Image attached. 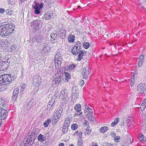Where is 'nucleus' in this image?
Returning <instances> with one entry per match:
<instances>
[{
	"mask_svg": "<svg viewBox=\"0 0 146 146\" xmlns=\"http://www.w3.org/2000/svg\"><path fill=\"white\" fill-rule=\"evenodd\" d=\"M92 146H98L97 144L95 143H92Z\"/></svg>",
	"mask_w": 146,
	"mask_h": 146,
	"instance_id": "774afa93",
	"label": "nucleus"
},
{
	"mask_svg": "<svg viewBox=\"0 0 146 146\" xmlns=\"http://www.w3.org/2000/svg\"><path fill=\"white\" fill-rule=\"evenodd\" d=\"M137 91L141 94L146 93V84H140L137 87Z\"/></svg>",
	"mask_w": 146,
	"mask_h": 146,
	"instance_id": "423d86ee",
	"label": "nucleus"
},
{
	"mask_svg": "<svg viewBox=\"0 0 146 146\" xmlns=\"http://www.w3.org/2000/svg\"><path fill=\"white\" fill-rule=\"evenodd\" d=\"M8 67V65L7 63L4 61H2L0 64V70L1 71H5Z\"/></svg>",
	"mask_w": 146,
	"mask_h": 146,
	"instance_id": "9d476101",
	"label": "nucleus"
},
{
	"mask_svg": "<svg viewBox=\"0 0 146 146\" xmlns=\"http://www.w3.org/2000/svg\"><path fill=\"white\" fill-rule=\"evenodd\" d=\"M71 121V118L68 117L65 119L64 122V124L63 125H65V126H67L69 127L70 125V124Z\"/></svg>",
	"mask_w": 146,
	"mask_h": 146,
	"instance_id": "5701e85b",
	"label": "nucleus"
},
{
	"mask_svg": "<svg viewBox=\"0 0 146 146\" xmlns=\"http://www.w3.org/2000/svg\"><path fill=\"white\" fill-rule=\"evenodd\" d=\"M139 61L138 62V65L139 67L141 66L143 63L144 62V56L143 55H141L139 57Z\"/></svg>",
	"mask_w": 146,
	"mask_h": 146,
	"instance_id": "4be33fe9",
	"label": "nucleus"
},
{
	"mask_svg": "<svg viewBox=\"0 0 146 146\" xmlns=\"http://www.w3.org/2000/svg\"><path fill=\"white\" fill-rule=\"evenodd\" d=\"M83 141L81 138H78V146H83Z\"/></svg>",
	"mask_w": 146,
	"mask_h": 146,
	"instance_id": "4c0bfd02",
	"label": "nucleus"
},
{
	"mask_svg": "<svg viewBox=\"0 0 146 146\" xmlns=\"http://www.w3.org/2000/svg\"><path fill=\"white\" fill-rule=\"evenodd\" d=\"M91 130L89 129V128H87L85 132H84L85 134V135H88L91 132Z\"/></svg>",
	"mask_w": 146,
	"mask_h": 146,
	"instance_id": "49530a36",
	"label": "nucleus"
},
{
	"mask_svg": "<svg viewBox=\"0 0 146 146\" xmlns=\"http://www.w3.org/2000/svg\"><path fill=\"white\" fill-rule=\"evenodd\" d=\"M23 140L28 144V146H32L35 141L34 138L30 137L28 138H25Z\"/></svg>",
	"mask_w": 146,
	"mask_h": 146,
	"instance_id": "6e6552de",
	"label": "nucleus"
},
{
	"mask_svg": "<svg viewBox=\"0 0 146 146\" xmlns=\"http://www.w3.org/2000/svg\"><path fill=\"white\" fill-rule=\"evenodd\" d=\"M119 119L118 117H117L116 118L113 122L115 123L116 124L119 122Z\"/></svg>",
	"mask_w": 146,
	"mask_h": 146,
	"instance_id": "052dcab7",
	"label": "nucleus"
},
{
	"mask_svg": "<svg viewBox=\"0 0 146 146\" xmlns=\"http://www.w3.org/2000/svg\"><path fill=\"white\" fill-rule=\"evenodd\" d=\"M83 45L84 48L86 49H88L90 46V43L88 42H84Z\"/></svg>",
	"mask_w": 146,
	"mask_h": 146,
	"instance_id": "a19ab883",
	"label": "nucleus"
},
{
	"mask_svg": "<svg viewBox=\"0 0 146 146\" xmlns=\"http://www.w3.org/2000/svg\"><path fill=\"white\" fill-rule=\"evenodd\" d=\"M63 108L61 107H59L58 108L54 113L55 116H58V118H60L62 113L63 111Z\"/></svg>",
	"mask_w": 146,
	"mask_h": 146,
	"instance_id": "9b49d317",
	"label": "nucleus"
},
{
	"mask_svg": "<svg viewBox=\"0 0 146 146\" xmlns=\"http://www.w3.org/2000/svg\"><path fill=\"white\" fill-rule=\"evenodd\" d=\"M7 111L5 108L0 109V119L1 120H3L7 116Z\"/></svg>",
	"mask_w": 146,
	"mask_h": 146,
	"instance_id": "1a4fd4ad",
	"label": "nucleus"
},
{
	"mask_svg": "<svg viewBox=\"0 0 146 146\" xmlns=\"http://www.w3.org/2000/svg\"><path fill=\"white\" fill-rule=\"evenodd\" d=\"M42 26L41 21L39 19H36L31 23V27L35 29L38 30Z\"/></svg>",
	"mask_w": 146,
	"mask_h": 146,
	"instance_id": "39448f33",
	"label": "nucleus"
},
{
	"mask_svg": "<svg viewBox=\"0 0 146 146\" xmlns=\"http://www.w3.org/2000/svg\"><path fill=\"white\" fill-rule=\"evenodd\" d=\"M88 116V118L89 120H90L91 121H94L95 119V117H94V116L93 115H91V116Z\"/></svg>",
	"mask_w": 146,
	"mask_h": 146,
	"instance_id": "8fccbe9b",
	"label": "nucleus"
},
{
	"mask_svg": "<svg viewBox=\"0 0 146 146\" xmlns=\"http://www.w3.org/2000/svg\"><path fill=\"white\" fill-rule=\"evenodd\" d=\"M51 120L50 119H47L46 121L44 123V126L45 127H47L49 123H50Z\"/></svg>",
	"mask_w": 146,
	"mask_h": 146,
	"instance_id": "c9c22d12",
	"label": "nucleus"
},
{
	"mask_svg": "<svg viewBox=\"0 0 146 146\" xmlns=\"http://www.w3.org/2000/svg\"><path fill=\"white\" fill-rule=\"evenodd\" d=\"M37 138L38 140L40 142L43 141L46 139V138L44 137V136L41 134H40Z\"/></svg>",
	"mask_w": 146,
	"mask_h": 146,
	"instance_id": "cd10ccee",
	"label": "nucleus"
},
{
	"mask_svg": "<svg viewBox=\"0 0 146 146\" xmlns=\"http://www.w3.org/2000/svg\"><path fill=\"white\" fill-rule=\"evenodd\" d=\"M51 38L52 39L51 40L52 41V42H56V38L54 36V33H52L50 34Z\"/></svg>",
	"mask_w": 146,
	"mask_h": 146,
	"instance_id": "37998d69",
	"label": "nucleus"
},
{
	"mask_svg": "<svg viewBox=\"0 0 146 146\" xmlns=\"http://www.w3.org/2000/svg\"><path fill=\"white\" fill-rule=\"evenodd\" d=\"M16 48V46L15 44H13L11 46L10 52H12L15 50Z\"/></svg>",
	"mask_w": 146,
	"mask_h": 146,
	"instance_id": "09e8293b",
	"label": "nucleus"
},
{
	"mask_svg": "<svg viewBox=\"0 0 146 146\" xmlns=\"http://www.w3.org/2000/svg\"><path fill=\"white\" fill-rule=\"evenodd\" d=\"M84 54V52L83 50H80L79 52V55L77 60L78 61H80L83 58V57Z\"/></svg>",
	"mask_w": 146,
	"mask_h": 146,
	"instance_id": "393cba45",
	"label": "nucleus"
},
{
	"mask_svg": "<svg viewBox=\"0 0 146 146\" xmlns=\"http://www.w3.org/2000/svg\"><path fill=\"white\" fill-rule=\"evenodd\" d=\"M41 37L42 36L40 35H36L33 38V41L38 42L41 41Z\"/></svg>",
	"mask_w": 146,
	"mask_h": 146,
	"instance_id": "2eb2a0df",
	"label": "nucleus"
},
{
	"mask_svg": "<svg viewBox=\"0 0 146 146\" xmlns=\"http://www.w3.org/2000/svg\"><path fill=\"white\" fill-rule=\"evenodd\" d=\"M61 99H62L64 103L65 104L68 101V97H66L60 98Z\"/></svg>",
	"mask_w": 146,
	"mask_h": 146,
	"instance_id": "a18cd8bd",
	"label": "nucleus"
},
{
	"mask_svg": "<svg viewBox=\"0 0 146 146\" xmlns=\"http://www.w3.org/2000/svg\"><path fill=\"white\" fill-rule=\"evenodd\" d=\"M44 5L43 3H41L40 4L37 3L36 1L34 2L32 5L33 9L34 10V12L35 14L39 15L41 13L40 10L42 8Z\"/></svg>",
	"mask_w": 146,
	"mask_h": 146,
	"instance_id": "7ed1b4c3",
	"label": "nucleus"
},
{
	"mask_svg": "<svg viewBox=\"0 0 146 146\" xmlns=\"http://www.w3.org/2000/svg\"><path fill=\"white\" fill-rule=\"evenodd\" d=\"M44 1L47 3L48 5H49V4H50L51 3L52 4L53 3V2L51 1V0H45Z\"/></svg>",
	"mask_w": 146,
	"mask_h": 146,
	"instance_id": "4d7b16f0",
	"label": "nucleus"
},
{
	"mask_svg": "<svg viewBox=\"0 0 146 146\" xmlns=\"http://www.w3.org/2000/svg\"><path fill=\"white\" fill-rule=\"evenodd\" d=\"M68 91L67 90L65 89H63L61 91L60 94V98H62V97H68L67 93Z\"/></svg>",
	"mask_w": 146,
	"mask_h": 146,
	"instance_id": "ddd939ff",
	"label": "nucleus"
},
{
	"mask_svg": "<svg viewBox=\"0 0 146 146\" xmlns=\"http://www.w3.org/2000/svg\"><path fill=\"white\" fill-rule=\"evenodd\" d=\"M6 12L7 15H11L13 14V11L10 9H7L6 11Z\"/></svg>",
	"mask_w": 146,
	"mask_h": 146,
	"instance_id": "ea45409f",
	"label": "nucleus"
},
{
	"mask_svg": "<svg viewBox=\"0 0 146 146\" xmlns=\"http://www.w3.org/2000/svg\"><path fill=\"white\" fill-rule=\"evenodd\" d=\"M92 110L90 108L88 110H84V112L86 115L88 116L91 115L93 113Z\"/></svg>",
	"mask_w": 146,
	"mask_h": 146,
	"instance_id": "c756f323",
	"label": "nucleus"
},
{
	"mask_svg": "<svg viewBox=\"0 0 146 146\" xmlns=\"http://www.w3.org/2000/svg\"><path fill=\"white\" fill-rule=\"evenodd\" d=\"M5 11V10L4 9L0 8V13L3 14Z\"/></svg>",
	"mask_w": 146,
	"mask_h": 146,
	"instance_id": "0e129e2a",
	"label": "nucleus"
},
{
	"mask_svg": "<svg viewBox=\"0 0 146 146\" xmlns=\"http://www.w3.org/2000/svg\"><path fill=\"white\" fill-rule=\"evenodd\" d=\"M146 108V99H145L143 102L142 103L141 105V109L142 108L143 109V110Z\"/></svg>",
	"mask_w": 146,
	"mask_h": 146,
	"instance_id": "58836bf2",
	"label": "nucleus"
},
{
	"mask_svg": "<svg viewBox=\"0 0 146 146\" xmlns=\"http://www.w3.org/2000/svg\"><path fill=\"white\" fill-rule=\"evenodd\" d=\"M52 15V12H46L44 15V17L45 19L48 20L51 18Z\"/></svg>",
	"mask_w": 146,
	"mask_h": 146,
	"instance_id": "a211bd4d",
	"label": "nucleus"
},
{
	"mask_svg": "<svg viewBox=\"0 0 146 146\" xmlns=\"http://www.w3.org/2000/svg\"><path fill=\"white\" fill-rule=\"evenodd\" d=\"M131 143V139L130 137H128L125 139L124 142L122 144L123 145H129Z\"/></svg>",
	"mask_w": 146,
	"mask_h": 146,
	"instance_id": "412c9836",
	"label": "nucleus"
},
{
	"mask_svg": "<svg viewBox=\"0 0 146 146\" xmlns=\"http://www.w3.org/2000/svg\"><path fill=\"white\" fill-rule=\"evenodd\" d=\"M144 136L142 134H141L138 137V139L141 142H142V141H145L146 139H144Z\"/></svg>",
	"mask_w": 146,
	"mask_h": 146,
	"instance_id": "c03bdc74",
	"label": "nucleus"
},
{
	"mask_svg": "<svg viewBox=\"0 0 146 146\" xmlns=\"http://www.w3.org/2000/svg\"><path fill=\"white\" fill-rule=\"evenodd\" d=\"M60 118H58V116H55V114L54 115L53 119L52 120V124L53 125H55L56 124L57 121H58V119Z\"/></svg>",
	"mask_w": 146,
	"mask_h": 146,
	"instance_id": "a878e982",
	"label": "nucleus"
},
{
	"mask_svg": "<svg viewBox=\"0 0 146 146\" xmlns=\"http://www.w3.org/2000/svg\"><path fill=\"white\" fill-rule=\"evenodd\" d=\"M77 136H78L80 137L79 138H81L82 136V133L81 132H79L78 133Z\"/></svg>",
	"mask_w": 146,
	"mask_h": 146,
	"instance_id": "e2e57ef3",
	"label": "nucleus"
},
{
	"mask_svg": "<svg viewBox=\"0 0 146 146\" xmlns=\"http://www.w3.org/2000/svg\"><path fill=\"white\" fill-rule=\"evenodd\" d=\"M15 77L11 76L10 74H3L0 76V84H1V88L6 87L7 84H9L12 81H14Z\"/></svg>",
	"mask_w": 146,
	"mask_h": 146,
	"instance_id": "f03ea898",
	"label": "nucleus"
},
{
	"mask_svg": "<svg viewBox=\"0 0 146 146\" xmlns=\"http://www.w3.org/2000/svg\"><path fill=\"white\" fill-rule=\"evenodd\" d=\"M28 144L26 143V142H25V141L23 140L21 146H28Z\"/></svg>",
	"mask_w": 146,
	"mask_h": 146,
	"instance_id": "5fc2aeb1",
	"label": "nucleus"
},
{
	"mask_svg": "<svg viewBox=\"0 0 146 146\" xmlns=\"http://www.w3.org/2000/svg\"><path fill=\"white\" fill-rule=\"evenodd\" d=\"M9 42L8 40H2L0 41V44L1 45H3V46H5V47H7L9 45Z\"/></svg>",
	"mask_w": 146,
	"mask_h": 146,
	"instance_id": "aec40b11",
	"label": "nucleus"
},
{
	"mask_svg": "<svg viewBox=\"0 0 146 146\" xmlns=\"http://www.w3.org/2000/svg\"><path fill=\"white\" fill-rule=\"evenodd\" d=\"M79 132H78V131H77L74 132V133L73 134V135H74V136L77 135L78 134V133Z\"/></svg>",
	"mask_w": 146,
	"mask_h": 146,
	"instance_id": "338daca9",
	"label": "nucleus"
},
{
	"mask_svg": "<svg viewBox=\"0 0 146 146\" xmlns=\"http://www.w3.org/2000/svg\"><path fill=\"white\" fill-rule=\"evenodd\" d=\"M55 96H54L52 97L51 99L50 100L49 102H48V103L51 104H54V102H55Z\"/></svg>",
	"mask_w": 146,
	"mask_h": 146,
	"instance_id": "79ce46f5",
	"label": "nucleus"
},
{
	"mask_svg": "<svg viewBox=\"0 0 146 146\" xmlns=\"http://www.w3.org/2000/svg\"><path fill=\"white\" fill-rule=\"evenodd\" d=\"M19 89L18 88H15L13 91V95L14 96H16V97L18 96L19 94Z\"/></svg>",
	"mask_w": 146,
	"mask_h": 146,
	"instance_id": "473e14b6",
	"label": "nucleus"
},
{
	"mask_svg": "<svg viewBox=\"0 0 146 146\" xmlns=\"http://www.w3.org/2000/svg\"><path fill=\"white\" fill-rule=\"evenodd\" d=\"M78 125L77 123H74L71 126V128L72 130H75L78 129Z\"/></svg>",
	"mask_w": 146,
	"mask_h": 146,
	"instance_id": "e433bc0d",
	"label": "nucleus"
},
{
	"mask_svg": "<svg viewBox=\"0 0 146 146\" xmlns=\"http://www.w3.org/2000/svg\"><path fill=\"white\" fill-rule=\"evenodd\" d=\"M82 76L83 79H88V74L87 73L86 70L85 68L82 69Z\"/></svg>",
	"mask_w": 146,
	"mask_h": 146,
	"instance_id": "4468645a",
	"label": "nucleus"
},
{
	"mask_svg": "<svg viewBox=\"0 0 146 146\" xmlns=\"http://www.w3.org/2000/svg\"><path fill=\"white\" fill-rule=\"evenodd\" d=\"M14 24L7 23L0 26V34L3 36H6L13 33L15 29Z\"/></svg>",
	"mask_w": 146,
	"mask_h": 146,
	"instance_id": "f257e3e1",
	"label": "nucleus"
},
{
	"mask_svg": "<svg viewBox=\"0 0 146 146\" xmlns=\"http://www.w3.org/2000/svg\"><path fill=\"white\" fill-rule=\"evenodd\" d=\"M65 76L66 77V78H66V80H67V79H69L70 78V73H69L68 72H65ZM68 81V80H67Z\"/></svg>",
	"mask_w": 146,
	"mask_h": 146,
	"instance_id": "603ef678",
	"label": "nucleus"
},
{
	"mask_svg": "<svg viewBox=\"0 0 146 146\" xmlns=\"http://www.w3.org/2000/svg\"><path fill=\"white\" fill-rule=\"evenodd\" d=\"M108 129V127L104 126L101 127L100 129V131L101 133H104L106 132Z\"/></svg>",
	"mask_w": 146,
	"mask_h": 146,
	"instance_id": "7c9ffc66",
	"label": "nucleus"
},
{
	"mask_svg": "<svg viewBox=\"0 0 146 146\" xmlns=\"http://www.w3.org/2000/svg\"><path fill=\"white\" fill-rule=\"evenodd\" d=\"M81 106L80 104H77L76 105L74 109L76 111H77L78 112H80L81 111Z\"/></svg>",
	"mask_w": 146,
	"mask_h": 146,
	"instance_id": "2f4dec72",
	"label": "nucleus"
},
{
	"mask_svg": "<svg viewBox=\"0 0 146 146\" xmlns=\"http://www.w3.org/2000/svg\"><path fill=\"white\" fill-rule=\"evenodd\" d=\"M26 86L25 85V84H23L21 86V91H23L24 89L26 87Z\"/></svg>",
	"mask_w": 146,
	"mask_h": 146,
	"instance_id": "13d9d810",
	"label": "nucleus"
},
{
	"mask_svg": "<svg viewBox=\"0 0 146 146\" xmlns=\"http://www.w3.org/2000/svg\"><path fill=\"white\" fill-rule=\"evenodd\" d=\"M63 80V78L62 76L58 75L56 78H55L54 81L57 84H58L60 81Z\"/></svg>",
	"mask_w": 146,
	"mask_h": 146,
	"instance_id": "6ab92c4d",
	"label": "nucleus"
},
{
	"mask_svg": "<svg viewBox=\"0 0 146 146\" xmlns=\"http://www.w3.org/2000/svg\"><path fill=\"white\" fill-rule=\"evenodd\" d=\"M14 1L15 0H9V2L11 4H14V3H15V2H14Z\"/></svg>",
	"mask_w": 146,
	"mask_h": 146,
	"instance_id": "69168bd1",
	"label": "nucleus"
},
{
	"mask_svg": "<svg viewBox=\"0 0 146 146\" xmlns=\"http://www.w3.org/2000/svg\"><path fill=\"white\" fill-rule=\"evenodd\" d=\"M76 65L74 64H72L69 65L68 67V68L71 70H72L75 67Z\"/></svg>",
	"mask_w": 146,
	"mask_h": 146,
	"instance_id": "3c124183",
	"label": "nucleus"
},
{
	"mask_svg": "<svg viewBox=\"0 0 146 146\" xmlns=\"http://www.w3.org/2000/svg\"><path fill=\"white\" fill-rule=\"evenodd\" d=\"M120 138V137L119 136H115L114 138L115 141L116 142H118L119 141Z\"/></svg>",
	"mask_w": 146,
	"mask_h": 146,
	"instance_id": "864d4df0",
	"label": "nucleus"
},
{
	"mask_svg": "<svg viewBox=\"0 0 146 146\" xmlns=\"http://www.w3.org/2000/svg\"><path fill=\"white\" fill-rule=\"evenodd\" d=\"M68 127L66 126L63 125L62 127V129L61 130L62 133L64 134L66 133L68 130Z\"/></svg>",
	"mask_w": 146,
	"mask_h": 146,
	"instance_id": "c85d7f7f",
	"label": "nucleus"
},
{
	"mask_svg": "<svg viewBox=\"0 0 146 146\" xmlns=\"http://www.w3.org/2000/svg\"><path fill=\"white\" fill-rule=\"evenodd\" d=\"M72 99L71 100L73 102H75L78 98V93L72 92Z\"/></svg>",
	"mask_w": 146,
	"mask_h": 146,
	"instance_id": "b1692460",
	"label": "nucleus"
},
{
	"mask_svg": "<svg viewBox=\"0 0 146 146\" xmlns=\"http://www.w3.org/2000/svg\"><path fill=\"white\" fill-rule=\"evenodd\" d=\"M39 131V129L38 128H36L35 129L33 130V131L34 133V134L35 135V136H36L38 133Z\"/></svg>",
	"mask_w": 146,
	"mask_h": 146,
	"instance_id": "de8ad7c7",
	"label": "nucleus"
},
{
	"mask_svg": "<svg viewBox=\"0 0 146 146\" xmlns=\"http://www.w3.org/2000/svg\"><path fill=\"white\" fill-rule=\"evenodd\" d=\"M11 16V17H10V19H11L12 21H15L16 18V16L15 15L13 14H12V15Z\"/></svg>",
	"mask_w": 146,
	"mask_h": 146,
	"instance_id": "6e6d98bb",
	"label": "nucleus"
},
{
	"mask_svg": "<svg viewBox=\"0 0 146 146\" xmlns=\"http://www.w3.org/2000/svg\"><path fill=\"white\" fill-rule=\"evenodd\" d=\"M33 82L36 86H39L41 82V79L40 77H36L33 80Z\"/></svg>",
	"mask_w": 146,
	"mask_h": 146,
	"instance_id": "f8f14e48",
	"label": "nucleus"
},
{
	"mask_svg": "<svg viewBox=\"0 0 146 146\" xmlns=\"http://www.w3.org/2000/svg\"><path fill=\"white\" fill-rule=\"evenodd\" d=\"M80 44H76L72 49L71 52L73 55L76 56L80 51Z\"/></svg>",
	"mask_w": 146,
	"mask_h": 146,
	"instance_id": "0eeeda50",
	"label": "nucleus"
},
{
	"mask_svg": "<svg viewBox=\"0 0 146 146\" xmlns=\"http://www.w3.org/2000/svg\"><path fill=\"white\" fill-rule=\"evenodd\" d=\"M60 33L59 34L60 36L62 39H64L66 37V31L64 29H61L60 31Z\"/></svg>",
	"mask_w": 146,
	"mask_h": 146,
	"instance_id": "f3484780",
	"label": "nucleus"
},
{
	"mask_svg": "<svg viewBox=\"0 0 146 146\" xmlns=\"http://www.w3.org/2000/svg\"><path fill=\"white\" fill-rule=\"evenodd\" d=\"M34 134V133L32 131V132L31 133L30 135H29V137H32L33 138H34L35 139V137L36 136H35V135Z\"/></svg>",
	"mask_w": 146,
	"mask_h": 146,
	"instance_id": "680f3d73",
	"label": "nucleus"
},
{
	"mask_svg": "<svg viewBox=\"0 0 146 146\" xmlns=\"http://www.w3.org/2000/svg\"><path fill=\"white\" fill-rule=\"evenodd\" d=\"M7 106L5 104V100L4 99L0 98V109L6 108Z\"/></svg>",
	"mask_w": 146,
	"mask_h": 146,
	"instance_id": "dca6fc26",
	"label": "nucleus"
},
{
	"mask_svg": "<svg viewBox=\"0 0 146 146\" xmlns=\"http://www.w3.org/2000/svg\"><path fill=\"white\" fill-rule=\"evenodd\" d=\"M75 36L74 35H70L68 38V40L69 42L72 43L74 40Z\"/></svg>",
	"mask_w": 146,
	"mask_h": 146,
	"instance_id": "bb28decb",
	"label": "nucleus"
},
{
	"mask_svg": "<svg viewBox=\"0 0 146 146\" xmlns=\"http://www.w3.org/2000/svg\"><path fill=\"white\" fill-rule=\"evenodd\" d=\"M104 146H114L112 144L108 143H105L104 145Z\"/></svg>",
	"mask_w": 146,
	"mask_h": 146,
	"instance_id": "bf43d9fd",
	"label": "nucleus"
},
{
	"mask_svg": "<svg viewBox=\"0 0 146 146\" xmlns=\"http://www.w3.org/2000/svg\"><path fill=\"white\" fill-rule=\"evenodd\" d=\"M55 106V104H51L48 103L47 106V110L48 111H50V110H52L53 107Z\"/></svg>",
	"mask_w": 146,
	"mask_h": 146,
	"instance_id": "72a5a7b5",
	"label": "nucleus"
},
{
	"mask_svg": "<svg viewBox=\"0 0 146 146\" xmlns=\"http://www.w3.org/2000/svg\"><path fill=\"white\" fill-rule=\"evenodd\" d=\"M79 89L77 86H74L72 87V92L78 93Z\"/></svg>",
	"mask_w": 146,
	"mask_h": 146,
	"instance_id": "f704fd0d",
	"label": "nucleus"
},
{
	"mask_svg": "<svg viewBox=\"0 0 146 146\" xmlns=\"http://www.w3.org/2000/svg\"><path fill=\"white\" fill-rule=\"evenodd\" d=\"M62 55L59 52H57L55 56L54 62H55V67L56 68H58L61 65L62 61Z\"/></svg>",
	"mask_w": 146,
	"mask_h": 146,
	"instance_id": "20e7f679",
	"label": "nucleus"
}]
</instances>
